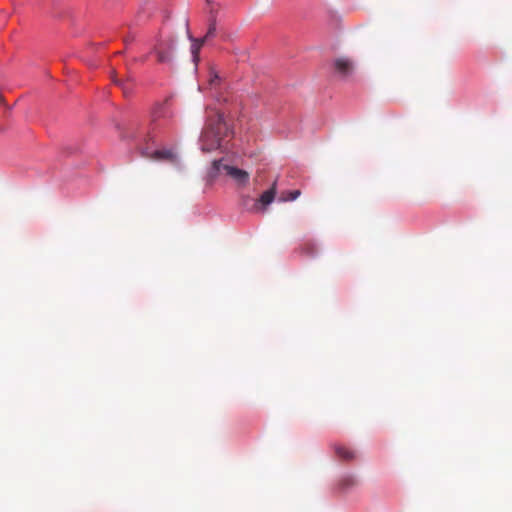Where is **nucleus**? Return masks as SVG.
<instances>
[{
    "mask_svg": "<svg viewBox=\"0 0 512 512\" xmlns=\"http://www.w3.org/2000/svg\"><path fill=\"white\" fill-rule=\"evenodd\" d=\"M356 484H357V481H356L355 477L351 476V475L342 477L338 483L340 489H342V490H347L351 487H354Z\"/></svg>",
    "mask_w": 512,
    "mask_h": 512,
    "instance_id": "obj_10",
    "label": "nucleus"
},
{
    "mask_svg": "<svg viewBox=\"0 0 512 512\" xmlns=\"http://www.w3.org/2000/svg\"><path fill=\"white\" fill-rule=\"evenodd\" d=\"M213 168L217 172H224L238 188H245L249 183L250 175L243 169L223 164L221 160H215L213 162Z\"/></svg>",
    "mask_w": 512,
    "mask_h": 512,
    "instance_id": "obj_2",
    "label": "nucleus"
},
{
    "mask_svg": "<svg viewBox=\"0 0 512 512\" xmlns=\"http://www.w3.org/2000/svg\"><path fill=\"white\" fill-rule=\"evenodd\" d=\"M210 8V18H209V26L207 33L203 37L205 40H208L209 38L213 37L216 33V10L214 9L213 4L209 5Z\"/></svg>",
    "mask_w": 512,
    "mask_h": 512,
    "instance_id": "obj_8",
    "label": "nucleus"
},
{
    "mask_svg": "<svg viewBox=\"0 0 512 512\" xmlns=\"http://www.w3.org/2000/svg\"><path fill=\"white\" fill-rule=\"evenodd\" d=\"M174 50V41L172 39L160 40L153 48V53L159 63H170Z\"/></svg>",
    "mask_w": 512,
    "mask_h": 512,
    "instance_id": "obj_4",
    "label": "nucleus"
},
{
    "mask_svg": "<svg viewBox=\"0 0 512 512\" xmlns=\"http://www.w3.org/2000/svg\"><path fill=\"white\" fill-rule=\"evenodd\" d=\"M266 192L272 193V192H275V191H274V188H271V189L267 190Z\"/></svg>",
    "mask_w": 512,
    "mask_h": 512,
    "instance_id": "obj_17",
    "label": "nucleus"
},
{
    "mask_svg": "<svg viewBox=\"0 0 512 512\" xmlns=\"http://www.w3.org/2000/svg\"><path fill=\"white\" fill-rule=\"evenodd\" d=\"M335 453L340 459L345 461H350L355 458L354 451L341 445L335 447Z\"/></svg>",
    "mask_w": 512,
    "mask_h": 512,
    "instance_id": "obj_9",
    "label": "nucleus"
},
{
    "mask_svg": "<svg viewBox=\"0 0 512 512\" xmlns=\"http://www.w3.org/2000/svg\"><path fill=\"white\" fill-rule=\"evenodd\" d=\"M2 101V96H0V102Z\"/></svg>",
    "mask_w": 512,
    "mask_h": 512,
    "instance_id": "obj_18",
    "label": "nucleus"
},
{
    "mask_svg": "<svg viewBox=\"0 0 512 512\" xmlns=\"http://www.w3.org/2000/svg\"><path fill=\"white\" fill-rule=\"evenodd\" d=\"M142 155L154 161L168 162L176 164L178 162V155L173 149H160L153 152L145 150Z\"/></svg>",
    "mask_w": 512,
    "mask_h": 512,
    "instance_id": "obj_5",
    "label": "nucleus"
},
{
    "mask_svg": "<svg viewBox=\"0 0 512 512\" xmlns=\"http://www.w3.org/2000/svg\"><path fill=\"white\" fill-rule=\"evenodd\" d=\"M303 249L310 256L314 255V253L316 251L315 245L312 243H306L304 245Z\"/></svg>",
    "mask_w": 512,
    "mask_h": 512,
    "instance_id": "obj_11",
    "label": "nucleus"
},
{
    "mask_svg": "<svg viewBox=\"0 0 512 512\" xmlns=\"http://www.w3.org/2000/svg\"><path fill=\"white\" fill-rule=\"evenodd\" d=\"M113 81H114V83H116L118 85H122V83L119 80H117V79H114Z\"/></svg>",
    "mask_w": 512,
    "mask_h": 512,
    "instance_id": "obj_15",
    "label": "nucleus"
},
{
    "mask_svg": "<svg viewBox=\"0 0 512 512\" xmlns=\"http://www.w3.org/2000/svg\"><path fill=\"white\" fill-rule=\"evenodd\" d=\"M206 2H207L208 5H212L213 1L212 0H206Z\"/></svg>",
    "mask_w": 512,
    "mask_h": 512,
    "instance_id": "obj_16",
    "label": "nucleus"
},
{
    "mask_svg": "<svg viewBox=\"0 0 512 512\" xmlns=\"http://www.w3.org/2000/svg\"><path fill=\"white\" fill-rule=\"evenodd\" d=\"M229 134V128L223 115L215 113L209 116L200 137L201 150L211 152L221 147L222 141Z\"/></svg>",
    "mask_w": 512,
    "mask_h": 512,
    "instance_id": "obj_1",
    "label": "nucleus"
},
{
    "mask_svg": "<svg viewBox=\"0 0 512 512\" xmlns=\"http://www.w3.org/2000/svg\"><path fill=\"white\" fill-rule=\"evenodd\" d=\"M257 197H254L253 194H242L241 196V204L248 211L263 213L266 211V208L269 204H271L275 200L276 194H256Z\"/></svg>",
    "mask_w": 512,
    "mask_h": 512,
    "instance_id": "obj_3",
    "label": "nucleus"
},
{
    "mask_svg": "<svg viewBox=\"0 0 512 512\" xmlns=\"http://www.w3.org/2000/svg\"><path fill=\"white\" fill-rule=\"evenodd\" d=\"M298 195L299 194H297V193L288 194L287 197H280V198H278V201H280V202L294 201L297 198Z\"/></svg>",
    "mask_w": 512,
    "mask_h": 512,
    "instance_id": "obj_13",
    "label": "nucleus"
},
{
    "mask_svg": "<svg viewBox=\"0 0 512 512\" xmlns=\"http://www.w3.org/2000/svg\"><path fill=\"white\" fill-rule=\"evenodd\" d=\"M165 109L163 107H159L154 113H153V121H156L158 118L165 115Z\"/></svg>",
    "mask_w": 512,
    "mask_h": 512,
    "instance_id": "obj_12",
    "label": "nucleus"
},
{
    "mask_svg": "<svg viewBox=\"0 0 512 512\" xmlns=\"http://www.w3.org/2000/svg\"><path fill=\"white\" fill-rule=\"evenodd\" d=\"M218 81H219V77H218L217 74L211 75L210 80H209V83H210L211 86H213L216 83H218Z\"/></svg>",
    "mask_w": 512,
    "mask_h": 512,
    "instance_id": "obj_14",
    "label": "nucleus"
},
{
    "mask_svg": "<svg viewBox=\"0 0 512 512\" xmlns=\"http://www.w3.org/2000/svg\"><path fill=\"white\" fill-rule=\"evenodd\" d=\"M186 27H188V21H186ZM187 37L192 43L191 44V53H192L194 61L196 62V61H198L199 51L206 40L204 38H201V39L194 38L192 36V34L190 33L189 28H187Z\"/></svg>",
    "mask_w": 512,
    "mask_h": 512,
    "instance_id": "obj_7",
    "label": "nucleus"
},
{
    "mask_svg": "<svg viewBox=\"0 0 512 512\" xmlns=\"http://www.w3.org/2000/svg\"><path fill=\"white\" fill-rule=\"evenodd\" d=\"M334 68L338 74H340L342 77H346L353 72L354 66L350 59L340 57L335 59Z\"/></svg>",
    "mask_w": 512,
    "mask_h": 512,
    "instance_id": "obj_6",
    "label": "nucleus"
}]
</instances>
